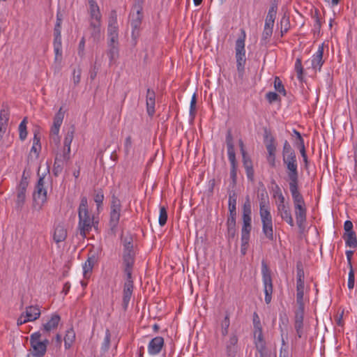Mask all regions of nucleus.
Instances as JSON below:
<instances>
[{
    "label": "nucleus",
    "mask_w": 357,
    "mask_h": 357,
    "mask_svg": "<svg viewBox=\"0 0 357 357\" xmlns=\"http://www.w3.org/2000/svg\"><path fill=\"white\" fill-rule=\"evenodd\" d=\"M40 309L38 305H30L25 308L17 320V325L21 326L27 322L33 321L40 316Z\"/></svg>",
    "instance_id": "obj_11"
},
{
    "label": "nucleus",
    "mask_w": 357,
    "mask_h": 357,
    "mask_svg": "<svg viewBox=\"0 0 357 357\" xmlns=\"http://www.w3.org/2000/svg\"><path fill=\"white\" fill-rule=\"evenodd\" d=\"M119 40L117 42H112L108 40V50L107 56H109L110 63L116 60L119 57Z\"/></svg>",
    "instance_id": "obj_27"
},
{
    "label": "nucleus",
    "mask_w": 357,
    "mask_h": 357,
    "mask_svg": "<svg viewBox=\"0 0 357 357\" xmlns=\"http://www.w3.org/2000/svg\"><path fill=\"white\" fill-rule=\"evenodd\" d=\"M226 143L228 157L236 156L234 151V145L233 143V137L230 132H228L226 136Z\"/></svg>",
    "instance_id": "obj_35"
},
{
    "label": "nucleus",
    "mask_w": 357,
    "mask_h": 357,
    "mask_svg": "<svg viewBox=\"0 0 357 357\" xmlns=\"http://www.w3.org/2000/svg\"><path fill=\"white\" fill-rule=\"evenodd\" d=\"M167 212L165 206L160 207V214L158 218V222L160 226H164L167 223Z\"/></svg>",
    "instance_id": "obj_44"
},
{
    "label": "nucleus",
    "mask_w": 357,
    "mask_h": 357,
    "mask_svg": "<svg viewBox=\"0 0 357 357\" xmlns=\"http://www.w3.org/2000/svg\"><path fill=\"white\" fill-rule=\"evenodd\" d=\"M296 154L294 151L292 149L291 145L287 141H285L283 145L282 149V158L284 156H289Z\"/></svg>",
    "instance_id": "obj_50"
},
{
    "label": "nucleus",
    "mask_w": 357,
    "mask_h": 357,
    "mask_svg": "<svg viewBox=\"0 0 357 357\" xmlns=\"http://www.w3.org/2000/svg\"><path fill=\"white\" fill-rule=\"evenodd\" d=\"M81 73H81L80 69H77V70L74 69L73 70L72 80L75 85H77L80 82Z\"/></svg>",
    "instance_id": "obj_57"
},
{
    "label": "nucleus",
    "mask_w": 357,
    "mask_h": 357,
    "mask_svg": "<svg viewBox=\"0 0 357 357\" xmlns=\"http://www.w3.org/2000/svg\"><path fill=\"white\" fill-rule=\"evenodd\" d=\"M96 261V257L94 255L89 257L87 260L82 265L83 276L84 278H89Z\"/></svg>",
    "instance_id": "obj_26"
},
{
    "label": "nucleus",
    "mask_w": 357,
    "mask_h": 357,
    "mask_svg": "<svg viewBox=\"0 0 357 357\" xmlns=\"http://www.w3.org/2000/svg\"><path fill=\"white\" fill-rule=\"evenodd\" d=\"M305 289H296V302L300 307H304L303 296Z\"/></svg>",
    "instance_id": "obj_56"
},
{
    "label": "nucleus",
    "mask_w": 357,
    "mask_h": 357,
    "mask_svg": "<svg viewBox=\"0 0 357 357\" xmlns=\"http://www.w3.org/2000/svg\"><path fill=\"white\" fill-rule=\"evenodd\" d=\"M123 146H124V151H125L126 154L128 155L132 149V142L131 136L129 135V136L126 137Z\"/></svg>",
    "instance_id": "obj_55"
},
{
    "label": "nucleus",
    "mask_w": 357,
    "mask_h": 357,
    "mask_svg": "<svg viewBox=\"0 0 357 357\" xmlns=\"http://www.w3.org/2000/svg\"><path fill=\"white\" fill-rule=\"evenodd\" d=\"M294 68L297 74L298 79H301L303 74V68L302 66V61L301 58L296 59Z\"/></svg>",
    "instance_id": "obj_46"
},
{
    "label": "nucleus",
    "mask_w": 357,
    "mask_h": 357,
    "mask_svg": "<svg viewBox=\"0 0 357 357\" xmlns=\"http://www.w3.org/2000/svg\"><path fill=\"white\" fill-rule=\"evenodd\" d=\"M266 99L271 103L277 101L279 99V96L277 93L270 91L266 95Z\"/></svg>",
    "instance_id": "obj_59"
},
{
    "label": "nucleus",
    "mask_w": 357,
    "mask_h": 357,
    "mask_svg": "<svg viewBox=\"0 0 357 357\" xmlns=\"http://www.w3.org/2000/svg\"><path fill=\"white\" fill-rule=\"evenodd\" d=\"M135 259L130 258L129 255L126 256L125 260L123 261V273H124V284L123 289V307L127 310L128 304L131 299L134 289V278L132 277L133 266Z\"/></svg>",
    "instance_id": "obj_1"
},
{
    "label": "nucleus",
    "mask_w": 357,
    "mask_h": 357,
    "mask_svg": "<svg viewBox=\"0 0 357 357\" xmlns=\"http://www.w3.org/2000/svg\"><path fill=\"white\" fill-rule=\"evenodd\" d=\"M40 137L38 136L37 134H34L33 138V145L31 149V153H34L36 156H38L39 153L41 149V145L40 143Z\"/></svg>",
    "instance_id": "obj_38"
},
{
    "label": "nucleus",
    "mask_w": 357,
    "mask_h": 357,
    "mask_svg": "<svg viewBox=\"0 0 357 357\" xmlns=\"http://www.w3.org/2000/svg\"><path fill=\"white\" fill-rule=\"evenodd\" d=\"M29 185L27 178L22 175V178L16 188V206L22 208L26 200V192Z\"/></svg>",
    "instance_id": "obj_15"
},
{
    "label": "nucleus",
    "mask_w": 357,
    "mask_h": 357,
    "mask_svg": "<svg viewBox=\"0 0 357 357\" xmlns=\"http://www.w3.org/2000/svg\"><path fill=\"white\" fill-rule=\"evenodd\" d=\"M261 275L265 302L266 304H269L271 302L273 287L271 271L264 261L261 262Z\"/></svg>",
    "instance_id": "obj_7"
},
{
    "label": "nucleus",
    "mask_w": 357,
    "mask_h": 357,
    "mask_svg": "<svg viewBox=\"0 0 357 357\" xmlns=\"http://www.w3.org/2000/svg\"><path fill=\"white\" fill-rule=\"evenodd\" d=\"M63 118L64 112L62 111L61 107L54 117L53 123L50 129V138L56 144H58L60 142L59 133Z\"/></svg>",
    "instance_id": "obj_14"
},
{
    "label": "nucleus",
    "mask_w": 357,
    "mask_h": 357,
    "mask_svg": "<svg viewBox=\"0 0 357 357\" xmlns=\"http://www.w3.org/2000/svg\"><path fill=\"white\" fill-rule=\"evenodd\" d=\"M294 328L296 331L297 336L301 338L304 335L303 322L294 323Z\"/></svg>",
    "instance_id": "obj_58"
},
{
    "label": "nucleus",
    "mask_w": 357,
    "mask_h": 357,
    "mask_svg": "<svg viewBox=\"0 0 357 357\" xmlns=\"http://www.w3.org/2000/svg\"><path fill=\"white\" fill-rule=\"evenodd\" d=\"M111 333L108 329L105 331V335L102 343L101 351L105 353L108 351L110 345Z\"/></svg>",
    "instance_id": "obj_42"
},
{
    "label": "nucleus",
    "mask_w": 357,
    "mask_h": 357,
    "mask_svg": "<svg viewBox=\"0 0 357 357\" xmlns=\"http://www.w3.org/2000/svg\"><path fill=\"white\" fill-rule=\"evenodd\" d=\"M41 334L40 332H35L30 336V344L33 349V353L45 356L49 341L47 339L40 340Z\"/></svg>",
    "instance_id": "obj_12"
},
{
    "label": "nucleus",
    "mask_w": 357,
    "mask_h": 357,
    "mask_svg": "<svg viewBox=\"0 0 357 357\" xmlns=\"http://www.w3.org/2000/svg\"><path fill=\"white\" fill-rule=\"evenodd\" d=\"M61 318L60 316L54 314L51 316L48 321L43 325V328L45 332H50L51 331L57 328Z\"/></svg>",
    "instance_id": "obj_29"
},
{
    "label": "nucleus",
    "mask_w": 357,
    "mask_h": 357,
    "mask_svg": "<svg viewBox=\"0 0 357 357\" xmlns=\"http://www.w3.org/2000/svg\"><path fill=\"white\" fill-rule=\"evenodd\" d=\"M75 340V333L73 328L67 330L64 336V346L66 349H68L73 345Z\"/></svg>",
    "instance_id": "obj_32"
},
{
    "label": "nucleus",
    "mask_w": 357,
    "mask_h": 357,
    "mask_svg": "<svg viewBox=\"0 0 357 357\" xmlns=\"http://www.w3.org/2000/svg\"><path fill=\"white\" fill-rule=\"evenodd\" d=\"M344 229L345 233L354 232L352 222L350 220H346L344 224Z\"/></svg>",
    "instance_id": "obj_63"
},
{
    "label": "nucleus",
    "mask_w": 357,
    "mask_h": 357,
    "mask_svg": "<svg viewBox=\"0 0 357 357\" xmlns=\"http://www.w3.org/2000/svg\"><path fill=\"white\" fill-rule=\"evenodd\" d=\"M250 231H248L247 233H243V230H241V252L243 255H245L246 253V250L248 246V243L250 240Z\"/></svg>",
    "instance_id": "obj_34"
},
{
    "label": "nucleus",
    "mask_w": 357,
    "mask_h": 357,
    "mask_svg": "<svg viewBox=\"0 0 357 357\" xmlns=\"http://www.w3.org/2000/svg\"><path fill=\"white\" fill-rule=\"evenodd\" d=\"M90 26L93 29V36L100 32L102 15L99 6L94 0H89Z\"/></svg>",
    "instance_id": "obj_8"
},
{
    "label": "nucleus",
    "mask_w": 357,
    "mask_h": 357,
    "mask_svg": "<svg viewBox=\"0 0 357 357\" xmlns=\"http://www.w3.org/2000/svg\"><path fill=\"white\" fill-rule=\"evenodd\" d=\"M273 29L272 28L264 27L260 41L261 45H266L269 41V39L273 34Z\"/></svg>",
    "instance_id": "obj_39"
},
{
    "label": "nucleus",
    "mask_w": 357,
    "mask_h": 357,
    "mask_svg": "<svg viewBox=\"0 0 357 357\" xmlns=\"http://www.w3.org/2000/svg\"><path fill=\"white\" fill-rule=\"evenodd\" d=\"M294 132L296 135L297 136V145H298V147L300 149H301V147H305V144H304V140L301 136V135L300 134L299 132L296 131V130H294Z\"/></svg>",
    "instance_id": "obj_62"
},
{
    "label": "nucleus",
    "mask_w": 357,
    "mask_h": 357,
    "mask_svg": "<svg viewBox=\"0 0 357 357\" xmlns=\"http://www.w3.org/2000/svg\"><path fill=\"white\" fill-rule=\"evenodd\" d=\"M228 159L231 165L230 177L234 181H236L237 175V162L236 156L228 157Z\"/></svg>",
    "instance_id": "obj_37"
},
{
    "label": "nucleus",
    "mask_w": 357,
    "mask_h": 357,
    "mask_svg": "<svg viewBox=\"0 0 357 357\" xmlns=\"http://www.w3.org/2000/svg\"><path fill=\"white\" fill-rule=\"evenodd\" d=\"M196 103H197V98L196 94L194 93L190 101V116L194 119L195 116V108H196Z\"/></svg>",
    "instance_id": "obj_53"
},
{
    "label": "nucleus",
    "mask_w": 357,
    "mask_h": 357,
    "mask_svg": "<svg viewBox=\"0 0 357 357\" xmlns=\"http://www.w3.org/2000/svg\"><path fill=\"white\" fill-rule=\"evenodd\" d=\"M345 243L347 246H349L352 248H355L357 246V238L356 233L354 232H349V233H344L343 236Z\"/></svg>",
    "instance_id": "obj_33"
},
{
    "label": "nucleus",
    "mask_w": 357,
    "mask_h": 357,
    "mask_svg": "<svg viewBox=\"0 0 357 357\" xmlns=\"http://www.w3.org/2000/svg\"><path fill=\"white\" fill-rule=\"evenodd\" d=\"M280 24L281 26H282L284 29H286L289 31L290 28V23L289 18L286 17L285 16L282 17L280 20Z\"/></svg>",
    "instance_id": "obj_64"
},
{
    "label": "nucleus",
    "mask_w": 357,
    "mask_h": 357,
    "mask_svg": "<svg viewBox=\"0 0 357 357\" xmlns=\"http://www.w3.org/2000/svg\"><path fill=\"white\" fill-rule=\"evenodd\" d=\"M230 325V321L229 315L227 314L224 319L221 322V333L222 336H225L228 334V330Z\"/></svg>",
    "instance_id": "obj_45"
},
{
    "label": "nucleus",
    "mask_w": 357,
    "mask_h": 357,
    "mask_svg": "<svg viewBox=\"0 0 357 357\" xmlns=\"http://www.w3.org/2000/svg\"><path fill=\"white\" fill-rule=\"evenodd\" d=\"M78 225L77 229L82 238L86 237V234L91 230L94 226V219L91 216L88 210V199L86 197H81L80 204L78 208Z\"/></svg>",
    "instance_id": "obj_2"
},
{
    "label": "nucleus",
    "mask_w": 357,
    "mask_h": 357,
    "mask_svg": "<svg viewBox=\"0 0 357 357\" xmlns=\"http://www.w3.org/2000/svg\"><path fill=\"white\" fill-rule=\"evenodd\" d=\"M312 17L314 20V31H319L321 27V20L319 17V11L318 9H315L314 13L312 15Z\"/></svg>",
    "instance_id": "obj_41"
},
{
    "label": "nucleus",
    "mask_w": 357,
    "mask_h": 357,
    "mask_svg": "<svg viewBox=\"0 0 357 357\" xmlns=\"http://www.w3.org/2000/svg\"><path fill=\"white\" fill-rule=\"evenodd\" d=\"M259 216L262 225V233L268 240L273 241V222L270 205L259 206Z\"/></svg>",
    "instance_id": "obj_5"
},
{
    "label": "nucleus",
    "mask_w": 357,
    "mask_h": 357,
    "mask_svg": "<svg viewBox=\"0 0 357 357\" xmlns=\"http://www.w3.org/2000/svg\"><path fill=\"white\" fill-rule=\"evenodd\" d=\"M10 116V110L8 106H3L0 111V122L8 124Z\"/></svg>",
    "instance_id": "obj_43"
},
{
    "label": "nucleus",
    "mask_w": 357,
    "mask_h": 357,
    "mask_svg": "<svg viewBox=\"0 0 357 357\" xmlns=\"http://www.w3.org/2000/svg\"><path fill=\"white\" fill-rule=\"evenodd\" d=\"M277 212L278 215L282 220L285 221L291 227L294 226V222L288 204H281L280 206H278Z\"/></svg>",
    "instance_id": "obj_21"
},
{
    "label": "nucleus",
    "mask_w": 357,
    "mask_h": 357,
    "mask_svg": "<svg viewBox=\"0 0 357 357\" xmlns=\"http://www.w3.org/2000/svg\"><path fill=\"white\" fill-rule=\"evenodd\" d=\"M266 149L268 151L267 161L271 167H275L276 147L273 141L266 145Z\"/></svg>",
    "instance_id": "obj_30"
},
{
    "label": "nucleus",
    "mask_w": 357,
    "mask_h": 357,
    "mask_svg": "<svg viewBox=\"0 0 357 357\" xmlns=\"http://www.w3.org/2000/svg\"><path fill=\"white\" fill-rule=\"evenodd\" d=\"M74 137V130H69L63 139V147L61 152L70 155V145Z\"/></svg>",
    "instance_id": "obj_31"
},
{
    "label": "nucleus",
    "mask_w": 357,
    "mask_h": 357,
    "mask_svg": "<svg viewBox=\"0 0 357 357\" xmlns=\"http://www.w3.org/2000/svg\"><path fill=\"white\" fill-rule=\"evenodd\" d=\"M107 37L108 40L112 42H117L119 40V25L117 21V13L114 10H112L109 14Z\"/></svg>",
    "instance_id": "obj_13"
},
{
    "label": "nucleus",
    "mask_w": 357,
    "mask_h": 357,
    "mask_svg": "<svg viewBox=\"0 0 357 357\" xmlns=\"http://www.w3.org/2000/svg\"><path fill=\"white\" fill-rule=\"evenodd\" d=\"M93 199L97 205V208H99L102 204L104 200V194L101 189L98 190L96 192Z\"/></svg>",
    "instance_id": "obj_48"
},
{
    "label": "nucleus",
    "mask_w": 357,
    "mask_h": 357,
    "mask_svg": "<svg viewBox=\"0 0 357 357\" xmlns=\"http://www.w3.org/2000/svg\"><path fill=\"white\" fill-rule=\"evenodd\" d=\"M84 47H85V39L84 37H82L79 43V46H78V55L80 57H83L84 56Z\"/></svg>",
    "instance_id": "obj_60"
},
{
    "label": "nucleus",
    "mask_w": 357,
    "mask_h": 357,
    "mask_svg": "<svg viewBox=\"0 0 357 357\" xmlns=\"http://www.w3.org/2000/svg\"><path fill=\"white\" fill-rule=\"evenodd\" d=\"M70 158L69 154L61 151L56 153L52 168V173L55 176H58L62 172L65 163Z\"/></svg>",
    "instance_id": "obj_17"
},
{
    "label": "nucleus",
    "mask_w": 357,
    "mask_h": 357,
    "mask_svg": "<svg viewBox=\"0 0 357 357\" xmlns=\"http://www.w3.org/2000/svg\"><path fill=\"white\" fill-rule=\"evenodd\" d=\"M259 206H269L270 202L267 192L264 190L259 195Z\"/></svg>",
    "instance_id": "obj_47"
},
{
    "label": "nucleus",
    "mask_w": 357,
    "mask_h": 357,
    "mask_svg": "<svg viewBox=\"0 0 357 357\" xmlns=\"http://www.w3.org/2000/svg\"><path fill=\"white\" fill-rule=\"evenodd\" d=\"M254 343L257 350L263 351L266 347V341L264 338L262 328L257 326L256 330L253 332Z\"/></svg>",
    "instance_id": "obj_24"
},
{
    "label": "nucleus",
    "mask_w": 357,
    "mask_h": 357,
    "mask_svg": "<svg viewBox=\"0 0 357 357\" xmlns=\"http://www.w3.org/2000/svg\"><path fill=\"white\" fill-rule=\"evenodd\" d=\"M324 50V43H321L319 45L317 52L311 57V68L315 72L321 71V67L324 63L323 59Z\"/></svg>",
    "instance_id": "obj_18"
},
{
    "label": "nucleus",
    "mask_w": 357,
    "mask_h": 357,
    "mask_svg": "<svg viewBox=\"0 0 357 357\" xmlns=\"http://www.w3.org/2000/svg\"><path fill=\"white\" fill-rule=\"evenodd\" d=\"M54 61L60 63L62 61V42H61V33H54Z\"/></svg>",
    "instance_id": "obj_22"
},
{
    "label": "nucleus",
    "mask_w": 357,
    "mask_h": 357,
    "mask_svg": "<svg viewBox=\"0 0 357 357\" xmlns=\"http://www.w3.org/2000/svg\"><path fill=\"white\" fill-rule=\"evenodd\" d=\"M45 176H40L36 183L33 192V202L35 206L40 210L43 204L47 202V190L45 188Z\"/></svg>",
    "instance_id": "obj_10"
},
{
    "label": "nucleus",
    "mask_w": 357,
    "mask_h": 357,
    "mask_svg": "<svg viewBox=\"0 0 357 357\" xmlns=\"http://www.w3.org/2000/svg\"><path fill=\"white\" fill-rule=\"evenodd\" d=\"M67 237V231L63 225H57L54 231L53 239L56 243H59L66 240Z\"/></svg>",
    "instance_id": "obj_28"
},
{
    "label": "nucleus",
    "mask_w": 357,
    "mask_h": 357,
    "mask_svg": "<svg viewBox=\"0 0 357 357\" xmlns=\"http://www.w3.org/2000/svg\"><path fill=\"white\" fill-rule=\"evenodd\" d=\"M62 17L60 12L56 13V22L54 29V33H61Z\"/></svg>",
    "instance_id": "obj_54"
},
{
    "label": "nucleus",
    "mask_w": 357,
    "mask_h": 357,
    "mask_svg": "<svg viewBox=\"0 0 357 357\" xmlns=\"http://www.w3.org/2000/svg\"><path fill=\"white\" fill-rule=\"evenodd\" d=\"M164 346V339L160 336L155 337L149 342L147 349L148 353L151 356L158 355Z\"/></svg>",
    "instance_id": "obj_20"
},
{
    "label": "nucleus",
    "mask_w": 357,
    "mask_h": 357,
    "mask_svg": "<svg viewBox=\"0 0 357 357\" xmlns=\"http://www.w3.org/2000/svg\"><path fill=\"white\" fill-rule=\"evenodd\" d=\"M142 8L138 6L135 13L131 14L130 25L132 27V36L136 38L139 35V27L142 24Z\"/></svg>",
    "instance_id": "obj_19"
},
{
    "label": "nucleus",
    "mask_w": 357,
    "mask_h": 357,
    "mask_svg": "<svg viewBox=\"0 0 357 357\" xmlns=\"http://www.w3.org/2000/svg\"><path fill=\"white\" fill-rule=\"evenodd\" d=\"M242 158L243 164L245 169L253 167L252 162L250 158L247 154L242 155Z\"/></svg>",
    "instance_id": "obj_61"
},
{
    "label": "nucleus",
    "mask_w": 357,
    "mask_h": 357,
    "mask_svg": "<svg viewBox=\"0 0 357 357\" xmlns=\"http://www.w3.org/2000/svg\"><path fill=\"white\" fill-rule=\"evenodd\" d=\"M294 206V213L296 223L299 227L303 225L306 220V207L304 199L298 191V187L289 188Z\"/></svg>",
    "instance_id": "obj_3"
},
{
    "label": "nucleus",
    "mask_w": 357,
    "mask_h": 357,
    "mask_svg": "<svg viewBox=\"0 0 357 357\" xmlns=\"http://www.w3.org/2000/svg\"><path fill=\"white\" fill-rule=\"evenodd\" d=\"M238 337L232 333L228 340L225 341V357H236L239 350L238 345Z\"/></svg>",
    "instance_id": "obj_16"
},
{
    "label": "nucleus",
    "mask_w": 357,
    "mask_h": 357,
    "mask_svg": "<svg viewBox=\"0 0 357 357\" xmlns=\"http://www.w3.org/2000/svg\"><path fill=\"white\" fill-rule=\"evenodd\" d=\"M121 211V204L120 200L115 196L112 198L109 214V227L113 232L116 230L119 222Z\"/></svg>",
    "instance_id": "obj_9"
},
{
    "label": "nucleus",
    "mask_w": 357,
    "mask_h": 357,
    "mask_svg": "<svg viewBox=\"0 0 357 357\" xmlns=\"http://www.w3.org/2000/svg\"><path fill=\"white\" fill-rule=\"evenodd\" d=\"M146 110L149 116H152L155 113V93L153 90L147 89L146 96Z\"/></svg>",
    "instance_id": "obj_23"
},
{
    "label": "nucleus",
    "mask_w": 357,
    "mask_h": 357,
    "mask_svg": "<svg viewBox=\"0 0 357 357\" xmlns=\"http://www.w3.org/2000/svg\"><path fill=\"white\" fill-rule=\"evenodd\" d=\"M27 118L24 117L23 120L19 125V137L20 140L24 141L27 137V131H26V124H27Z\"/></svg>",
    "instance_id": "obj_36"
},
{
    "label": "nucleus",
    "mask_w": 357,
    "mask_h": 357,
    "mask_svg": "<svg viewBox=\"0 0 357 357\" xmlns=\"http://www.w3.org/2000/svg\"><path fill=\"white\" fill-rule=\"evenodd\" d=\"M245 38L246 33L244 29H241V36L236 41L235 44V58L236 60V68L238 75L243 77L245 66L246 63L245 56Z\"/></svg>",
    "instance_id": "obj_4"
},
{
    "label": "nucleus",
    "mask_w": 357,
    "mask_h": 357,
    "mask_svg": "<svg viewBox=\"0 0 357 357\" xmlns=\"http://www.w3.org/2000/svg\"><path fill=\"white\" fill-rule=\"evenodd\" d=\"M252 211L251 208H243V214H242V220L243 224L241 230H243V233H247L248 230H252V218H251Z\"/></svg>",
    "instance_id": "obj_25"
},
{
    "label": "nucleus",
    "mask_w": 357,
    "mask_h": 357,
    "mask_svg": "<svg viewBox=\"0 0 357 357\" xmlns=\"http://www.w3.org/2000/svg\"><path fill=\"white\" fill-rule=\"evenodd\" d=\"M132 248L133 247L131 242L129 241L125 243L123 253V261L125 260L126 257L128 255H129L132 259H135V253Z\"/></svg>",
    "instance_id": "obj_40"
},
{
    "label": "nucleus",
    "mask_w": 357,
    "mask_h": 357,
    "mask_svg": "<svg viewBox=\"0 0 357 357\" xmlns=\"http://www.w3.org/2000/svg\"><path fill=\"white\" fill-rule=\"evenodd\" d=\"M355 284V273L353 268H349L347 286L349 289H353Z\"/></svg>",
    "instance_id": "obj_52"
},
{
    "label": "nucleus",
    "mask_w": 357,
    "mask_h": 357,
    "mask_svg": "<svg viewBox=\"0 0 357 357\" xmlns=\"http://www.w3.org/2000/svg\"><path fill=\"white\" fill-rule=\"evenodd\" d=\"M282 160L287 169V175L289 179V188L298 187V172L296 154L284 156Z\"/></svg>",
    "instance_id": "obj_6"
},
{
    "label": "nucleus",
    "mask_w": 357,
    "mask_h": 357,
    "mask_svg": "<svg viewBox=\"0 0 357 357\" xmlns=\"http://www.w3.org/2000/svg\"><path fill=\"white\" fill-rule=\"evenodd\" d=\"M274 87L278 92L282 93L284 96L286 95L285 89L282 83V81L278 77H275Z\"/></svg>",
    "instance_id": "obj_49"
},
{
    "label": "nucleus",
    "mask_w": 357,
    "mask_h": 357,
    "mask_svg": "<svg viewBox=\"0 0 357 357\" xmlns=\"http://www.w3.org/2000/svg\"><path fill=\"white\" fill-rule=\"evenodd\" d=\"M304 317V307L298 306L297 310L295 312L294 323L303 322Z\"/></svg>",
    "instance_id": "obj_51"
}]
</instances>
